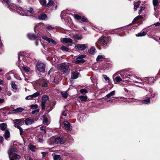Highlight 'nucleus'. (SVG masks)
Masks as SVG:
<instances>
[{
	"mask_svg": "<svg viewBox=\"0 0 160 160\" xmlns=\"http://www.w3.org/2000/svg\"><path fill=\"white\" fill-rule=\"evenodd\" d=\"M58 70H61L64 73L68 74L70 72V68L68 64L65 63L59 64L57 66Z\"/></svg>",
	"mask_w": 160,
	"mask_h": 160,
	"instance_id": "1",
	"label": "nucleus"
},
{
	"mask_svg": "<svg viewBox=\"0 0 160 160\" xmlns=\"http://www.w3.org/2000/svg\"><path fill=\"white\" fill-rule=\"evenodd\" d=\"M98 42L101 45L105 47L107 45L109 42V38L106 37H103L99 38Z\"/></svg>",
	"mask_w": 160,
	"mask_h": 160,
	"instance_id": "2",
	"label": "nucleus"
},
{
	"mask_svg": "<svg viewBox=\"0 0 160 160\" xmlns=\"http://www.w3.org/2000/svg\"><path fill=\"white\" fill-rule=\"evenodd\" d=\"M45 66L46 65L44 63L40 62H38L36 65L38 70L42 72H45Z\"/></svg>",
	"mask_w": 160,
	"mask_h": 160,
	"instance_id": "3",
	"label": "nucleus"
},
{
	"mask_svg": "<svg viewBox=\"0 0 160 160\" xmlns=\"http://www.w3.org/2000/svg\"><path fill=\"white\" fill-rule=\"evenodd\" d=\"M49 100V98L48 96L46 95H44L43 96L42 99V102H41V106L42 110H44L45 109L46 103Z\"/></svg>",
	"mask_w": 160,
	"mask_h": 160,
	"instance_id": "4",
	"label": "nucleus"
},
{
	"mask_svg": "<svg viewBox=\"0 0 160 160\" xmlns=\"http://www.w3.org/2000/svg\"><path fill=\"white\" fill-rule=\"evenodd\" d=\"M86 57V55H81L76 58V60L75 61L76 64L82 63L85 62V61L83 58Z\"/></svg>",
	"mask_w": 160,
	"mask_h": 160,
	"instance_id": "5",
	"label": "nucleus"
},
{
	"mask_svg": "<svg viewBox=\"0 0 160 160\" xmlns=\"http://www.w3.org/2000/svg\"><path fill=\"white\" fill-rule=\"evenodd\" d=\"M48 81L45 79H41L38 82V84L41 87L47 88L48 87Z\"/></svg>",
	"mask_w": 160,
	"mask_h": 160,
	"instance_id": "6",
	"label": "nucleus"
},
{
	"mask_svg": "<svg viewBox=\"0 0 160 160\" xmlns=\"http://www.w3.org/2000/svg\"><path fill=\"white\" fill-rule=\"evenodd\" d=\"M8 5V7L10 9L15 10V9H17L18 8V6L13 4H11L9 0H3Z\"/></svg>",
	"mask_w": 160,
	"mask_h": 160,
	"instance_id": "7",
	"label": "nucleus"
},
{
	"mask_svg": "<svg viewBox=\"0 0 160 160\" xmlns=\"http://www.w3.org/2000/svg\"><path fill=\"white\" fill-rule=\"evenodd\" d=\"M53 142L55 144H62L64 143V141L63 138L59 137L56 138L54 140Z\"/></svg>",
	"mask_w": 160,
	"mask_h": 160,
	"instance_id": "8",
	"label": "nucleus"
},
{
	"mask_svg": "<svg viewBox=\"0 0 160 160\" xmlns=\"http://www.w3.org/2000/svg\"><path fill=\"white\" fill-rule=\"evenodd\" d=\"M40 95V92H37L32 95L28 96L26 97V100H31L33 98H36Z\"/></svg>",
	"mask_w": 160,
	"mask_h": 160,
	"instance_id": "9",
	"label": "nucleus"
},
{
	"mask_svg": "<svg viewBox=\"0 0 160 160\" xmlns=\"http://www.w3.org/2000/svg\"><path fill=\"white\" fill-rule=\"evenodd\" d=\"M27 36L31 40H36L39 37L38 34H35L33 33H28L27 34Z\"/></svg>",
	"mask_w": 160,
	"mask_h": 160,
	"instance_id": "10",
	"label": "nucleus"
},
{
	"mask_svg": "<svg viewBox=\"0 0 160 160\" xmlns=\"http://www.w3.org/2000/svg\"><path fill=\"white\" fill-rule=\"evenodd\" d=\"M87 47V45L86 44H78L75 46V48L79 50H85Z\"/></svg>",
	"mask_w": 160,
	"mask_h": 160,
	"instance_id": "11",
	"label": "nucleus"
},
{
	"mask_svg": "<svg viewBox=\"0 0 160 160\" xmlns=\"http://www.w3.org/2000/svg\"><path fill=\"white\" fill-rule=\"evenodd\" d=\"M64 126L66 129L71 131L72 130L71 126L70 123L67 121H65L63 122Z\"/></svg>",
	"mask_w": 160,
	"mask_h": 160,
	"instance_id": "12",
	"label": "nucleus"
},
{
	"mask_svg": "<svg viewBox=\"0 0 160 160\" xmlns=\"http://www.w3.org/2000/svg\"><path fill=\"white\" fill-rule=\"evenodd\" d=\"M25 122L26 125H29L32 124L34 122V121L32 119L27 118H26Z\"/></svg>",
	"mask_w": 160,
	"mask_h": 160,
	"instance_id": "13",
	"label": "nucleus"
},
{
	"mask_svg": "<svg viewBox=\"0 0 160 160\" xmlns=\"http://www.w3.org/2000/svg\"><path fill=\"white\" fill-rule=\"evenodd\" d=\"M48 18L47 15L45 13H42L38 16V18L39 20H45Z\"/></svg>",
	"mask_w": 160,
	"mask_h": 160,
	"instance_id": "14",
	"label": "nucleus"
},
{
	"mask_svg": "<svg viewBox=\"0 0 160 160\" xmlns=\"http://www.w3.org/2000/svg\"><path fill=\"white\" fill-rule=\"evenodd\" d=\"M14 123L22 125L24 123V120L23 119H16L13 120Z\"/></svg>",
	"mask_w": 160,
	"mask_h": 160,
	"instance_id": "15",
	"label": "nucleus"
},
{
	"mask_svg": "<svg viewBox=\"0 0 160 160\" xmlns=\"http://www.w3.org/2000/svg\"><path fill=\"white\" fill-rule=\"evenodd\" d=\"M24 110V109L21 108H17L12 111V113L17 114L22 112Z\"/></svg>",
	"mask_w": 160,
	"mask_h": 160,
	"instance_id": "16",
	"label": "nucleus"
},
{
	"mask_svg": "<svg viewBox=\"0 0 160 160\" xmlns=\"http://www.w3.org/2000/svg\"><path fill=\"white\" fill-rule=\"evenodd\" d=\"M17 149L15 148H10L8 151V153L10 156L13 154H15L17 152Z\"/></svg>",
	"mask_w": 160,
	"mask_h": 160,
	"instance_id": "17",
	"label": "nucleus"
},
{
	"mask_svg": "<svg viewBox=\"0 0 160 160\" xmlns=\"http://www.w3.org/2000/svg\"><path fill=\"white\" fill-rule=\"evenodd\" d=\"M141 2L140 1H138L137 2H134V11H136L137 10V9L140 6Z\"/></svg>",
	"mask_w": 160,
	"mask_h": 160,
	"instance_id": "18",
	"label": "nucleus"
},
{
	"mask_svg": "<svg viewBox=\"0 0 160 160\" xmlns=\"http://www.w3.org/2000/svg\"><path fill=\"white\" fill-rule=\"evenodd\" d=\"M21 157L19 155L15 154H13L12 157H10L9 158L10 160H18Z\"/></svg>",
	"mask_w": 160,
	"mask_h": 160,
	"instance_id": "19",
	"label": "nucleus"
},
{
	"mask_svg": "<svg viewBox=\"0 0 160 160\" xmlns=\"http://www.w3.org/2000/svg\"><path fill=\"white\" fill-rule=\"evenodd\" d=\"M72 37L77 40H81L82 38V36L80 34H74L73 35Z\"/></svg>",
	"mask_w": 160,
	"mask_h": 160,
	"instance_id": "20",
	"label": "nucleus"
},
{
	"mask_svg": "<svg viewBox=\"0 0 160 160\" xmlns=\"http://www.w3.org/2000/svg\"><path fill=\"white\" fill-rule=\"evenodd\" d=\"M7 127V124L5 123L0 124V128L2 131L6 130Z\"/></svg>",
	"mask_w": 160,
	"mask_h": 160,
	"instance_id": "21",
	"label": "nucleus"
},
{
	"mask_svg": "<svg viewBox=\"0 0 160 160\" xmlns=\"http://www.w3.org/2000/svg\"><path fill=\"white\" fill-rule=\"evenodd\" d=\"M3 136L6 139L9 138L10 136V133L9 131L7 130H5V133L3 134Z\"/></svg>",
	"mask_w": 160,
	"mask_h": 160,
	"instance_id": "22",
	"label": "nucleus"
},
{
	"mask_svg": "<svg viewBox=\"0 0 160 160\" xmlns=\"http://www.w3.org/2000/svg\"><path fill=\"white\" fill-rule=\"evenodd\" d=\"M63 41L66 43H72L73 41L72 40L69 38H63Z\"/></svg>",
	"mask_w": 160,
	"mask_h": 160,
	"instance_id": "23",
	"label": "nucleus"
},
{
	"mask_svg": "<svg viewBox=\"0 0 160 160\" xmlns=\"http://www.w3.org/2000/svg\"><path fill=\"white\" fill-rule=\"evenodd\" d=\"M18 125L16 123H14V126L19 129L20 134L21 135H22L23 133V129Z\"/></svg>",
	"mask_w": 160,
	"mask_h": 160,
	"instance_id": "24",
	"label": "nucleus"
},
{
	"mask_svg": "<svg viewBox=\"0 0 160 160\" xmlns=\"http://www.w3.org/2000/svg\"><path fill=\"white\" fill-rule=\"evenodd\" d=\"M153 4L154 6V9L156 10L157 6L159 5L158 0H153Z\"/></svg>",
	"mask_w": 160,
	"mask_h": 160,
	"instance_id": "25",
	"label": "nucleus"
},
{
	"mask_svg": "<svg viewBox=\"0 0 160 160\" xmlns=\"http://www.w3.org/2000/svg\"><path fill=\"white\" fill-rule=\"evenodd\" d=\"M105 59V56L102 55H99L97 57L96 60L97 62L102 61Z\"/></svg>",
	"mask_w": 160,
	"mask_h": 160,
	"instance_id": "26",
	"label": "nucleus"
},
{
	"mask_svg": "<svg viewBox=\"0 0 160 160\" xmlns=\"http://www.w3.org/2000/svg\"><path fill=\"white\" fill-rule=\"evenodd\" d=\"M79 98L82 101L85 102L87 99V97L86 96L81 95L79 96Z\"/></svg>",
	"mask_w": 160,
	"mask_h": 160,
	"instance_id": "27",
	"label": "nucleus"
},
{
	"mask_svg": "<svg viewBox=\"0 0 160 160\" xmlns=\"http://www.w3.org/2000/svg\"><path fill=\"white\" fill-rule=\"evenodd\" d=\"M61 93L63 98L66 99L67 98L68 95V93L67 91H66L65 92H61Z\"/></svg>",
	"mask_w": 160,
	"mask_h": 160,
	"instance_id": "28",
	"label": "nucleus"
},
{
	"mask_svg": "<svg viewBox=\"0 0 160 160\" xmlns=\"http://www.w3.org/2000/svg\"><path fill=\"white\" fill-rule=\"evenodd\" d=\"M146 34V32L144 31H142L141 32L136 35L137 37H142L145 36Z\"/></svg>",
	"mask_w": 160,
	"mask_h": 160,
	"instance_id": "29",
	"label": "nucleus"
},
{
	"mask_svg": "<svg viewBox=\"0 0 160 160\" xmlns=\"http://www.w3.org/2000/svg\"><path fill=\"white\" fill-rule=\"evenodd\" d=\"M115 93V91H113L111 92L110 93L106 95V97L108 98H110L112 96H113Z\"/></svg>",
	"mask_w": 160,
	"mask_h": 160,
	"instance_id": "30",
	"label": "nucleus"
},
{
	"mask_svg": "<svg viewBox=\"0 0 160 160\" xmlns=\"http://www.w3.org/2000/svg\"><path fill=\"white\" fill-rule=\"evenodd\" d=\"M95 48L94 47H92L88 50V52L89 53L91 54H93L95 53Z\"/></svg>",
	"mask_w": 160,
	"mask_h": 160,
	"instance_id": "31",
	"label": "nucleus"
},
{
	"mask_svg": "<svg viewBox=\"0 0 160 160\" xmlns=\"http://www.w3.org/2000/svg\"><path fill=\"white\" fill-rule=\"evenodd\" d=\"M11 86L12 88L15 90H17L18 88L17 85L15 84L14 82H12L11 83Z\"/></svg>",
	"mask_w": 160,
	"mask_h": 160,
	"instance_id": "32",
	"label": "nucleus"
},
{
	"mask_svg": "<svg viewBox=\"0 0 160 160\" xmlns=\"http://www.w3.org/2000/svg\"><path fill=\"white\" fill-rule=\"evenodd\" d=\"M53 155V154H52ZM53 156V158L54 160H60L61 157L60 155L54 154Z\"/></svg>",
	"mask_w": 160,
	"mask_h": 160,
	"instance_id": "33",
	"label": "nucleus"
},
{
	"mask_svg": "<svg viewBox=\"0 0 160 160\" xmlns=\"http://www.w3.org/2000/svg\"><path fill=\"white\" fill-rule=\"evenodd\" d=\"M146 78V79L145 80H147V81H148V83L149 84H152L153 81L154 79L152 78Z\"/></svg>",
	"mask_w": 160,
	"mask_h": 160,
	"instance_id": "34",
	"label": "nucleus"
},
{
	"mask_svg": "<svg viewBox=\"0 0 160 160\" xmlns=\"http://www.w3.org/2000/svg\"><path fill=\"white\" fill-rule=\"evenodd\" d=\"M150 98H148L142 101V103H145L146 104H148L150 102Z\"/></svg>",
	"mask_w": 160,
	"mask_h": 160,
	"instance_id": "35",
	"label": "nucleus"
},
{
	"mask_svg": "<svg viewBox=\"0 0 160 160\" xmlns=\"http://www.w3.org/2000/svg\"><path fill=\"white\" fill-rule=\"evenodd\" d=\"M40 129L42 131V132L44 134H45L46 133V127L45 126H42L40 127Z\"/></svg>",
	"mask_w": 160,
	"mask_h": 160,
	"instance_id": "36",
	"label": "nucleus"
},
{
	"mask_svg": "<svg viewBox=\"0 0 160 160\" xmlns=\"http://www.w3.org/2000/svg\"><path fill=\"white\" fill-rule=\"evenodd\" d=\"M54 4V2L52 0H48V2L47 4L46 5L47 7H49V6H52Z\"/></svg>",
	"mask_w": 160,
	"mask_h": 160,
	"instance_id": "37",
	"label": "nucleus"
},
{
	"mask_svg": "<svg viewBox=\"0 0 160 160\" xmlns=\"http://www.w3.org/2000/svg\"><path fill=\"white\" fill-rule=\"evenodd\" d=\"M78 77V73L74 72L72 73V77L73 79H76Z\"/></svg>",
	"mask_w": 160,
	"mask_h": 160,
	"instance_id": "38",
	"label": "nucleus"
},
{
	"mask_svg": "<svg viewBox=\"0 0 160 160\" xmlns=\"http://www.w3.org/2000/svg\"><path fill=\"white\" fill-rule=\"evenodd\" d=\"M60 49L62 51L66 52H68L69 50V49L68 48L64 46H61L60 48Z\"/></svg>",
	"mask_w": 160,
	"mask_h": 160,
	"instance_id": "39",
	"label": "nucleus"
},
{
	"mask_svg": "<svg viewBox=\"0 0 160 160\" xmlns=\"http://www.w3.org/2000/svg\"><path fill=\"white\" fill-rule=\"evenodd\" d=\"M74 15L75 18L77 20H79L81 19V17L77 14H74Z\"/></svg>",
	"mask_w": 160,
	"mask_h": 160,
	"instance_id": "40",
	"label": "nucleus"
},
{
	"mask_svg": "<svg viewBox=\"0 0 160 160\" xmlns=\"http://www.w3.org/2000/svg\"><path fill=\"white\" fill-rule=\"evenodd\" d=\"M40 4L42 6L46 5V0H39Z\"/></svg>",
	"mask_w": 160,
	"mask_h": 160,
	"instance_id": "41",
	"label": "nucleus"
},
{
	"mask_svg": "<svg viewBox=\"0 0 160 160\" xmlns=\"http://www.w3.org/2000/svg\"><path fill=\"white\" fill-rule=\"evenodd\" d=\"M48 42L49 43H52L54 45H56L57 44L56 41L51 38H49V40L48 41Z\"/></svg>",
	"mask_w": 160,
	"mask_h": 160,
	"instance_id": "42",
	"label": "nucleus"
},
{
	"mask_svg": "<svg viewBox=\"0 0 160 160\" xmlns=\"http://www.w3.org/2000/svg\"><path fill=\"white\" fill-rule=\"evenodd\" d=\"M43 123L45 124L47 123L48 122V119L45 116H43Z\"/></svg>",
	"mask_w": 160,
	"mask_h": 160,
	"instance_id": "43",
	"label": "nucleus"
},
{
	"mask_svg": "<svg viewBox=\"0 0 160 160\" xmlns=\"http://www.w3.org/2000/svg\"><path fill=\"white\" fill-rule=\"evenodd\" d=\"M115 80L117 82H119L122 81L121 78L118 76H117L115 78Z\"/></svg>",
	"mask_w": 160,
	"mask_h": 160,
	"instance_id": "44",
	"label": "nucleus"
},
{
	"mask_svg": "<svg viewBox=\"0 0 160 160\" xmlns=\"http://www.w3.org/2000/svg\"><path fill=\"white\" fill-rule=\"evenodd\" d=\"M80 92L82 94L84 93H87L88 92V91L86 89H82L80 90Z\"/></svg>",
	"mask_w": 160,
	"mask_h": 160,
	"instance_id": "45",
	"label": "nucleus"
},
{
	"mask_svg": "<svg viewBox=\"0 0 160 160\" xmlns=\"http://www.w3.org/2000/svg\"><path fill=\"white\" fill-rule=\"evenodd\" d=\"M23 68L24 71L26 72H28L30 70V68L28 67H23Z\"/></svg>",
	"mask_w": 160,
	"mask_h": 160,
	"instance_id": "46",
	"label": "nucleus"
},
{
	"mask_svg": "<svg viewBox=\"0 0 160 160\" xmlns=\"http://www.w3.org/2000/svg\"><path fill=\"white\" fill-rule=\"evenodd\" d=\"M30 107L32 109H37L38 108V106L37 104L31 105L30 106Z\"/></svg>",
	"mask_w": 160,
	"mask_h": 160,
	"instance_id": "47",
	"label": "nucleus"
},
{
	"mask_svg": "<svg viewBox=\"0 0 160 160\" xmlns=\"http://www.w3.org/2000/svg\"><path fill=\"white\" fill-rule=\"evenodd\" d=\"M142 17L141 16H138L135 17L133 20L132 22L134 23V22L137 21L139 18H140Z\"/></svg>",
	"mask_w": 160,
	"mask_h": 160,
	"instance_id": "48",
	"label": "nucleus"
},
{
	"mask_svg": "<svg viewBox=\"0 0 160 160\" xmlns=\"http://www.w3.org/2000/svg\"><path fill=\"white\" fill-rule=\"evenodd\" d=\"M81 20L84 22H88V19L85 18V17H81Z\"/></svg>",
	"mask_w": 160,
	"mask_h": 160,
	"instance_id": "49",
	"label": "nucleus"
},
{
	"mask_svg": "<svg viewBox=\"0 0 160 160\" xmlns=\"http://www.w3.org/2000/svg\"><path fill=\"white\" fill-rule=\"evenodd\" d=\"M39 109H37L33 111L32 112V113L33 114H37L39 112Z\"/></svg>",
	"mask_w": 160,
	"mask_h": 160,
	"instance_id": "50",
	"label": "nucleus"
},
{
	"mask_svg": "<svg viewBox=\"0 0 160 160\" xmlns=\"http://www.w3.org/2000/svg\"><path fill=\"white\" fill-rule=\"evenodd\" d=\"M42 39H43L47 41L48 42V41H49V39L50 38H48V37H47V36H42Z\"/></svg>",
	"mask_w": 160,
	"mask_h": 160,
	"instance_id": "51",
	"label": "nucleus"
},
{
	"mask_svg": "<svg viewBox=\"0 0 160 160\" xmlns=\"http://www.w3.org/2000/svg\"><path fill=\"white\" fill-rule=\"evenodd\" d=\"M27 11L29 12L31 14H32L34 12L33 9L31 8H29V10H28Z\"/></svg>",
	"mask_w": 160,
	"mask_h": 160,
	"instance_id": "52",
	"label": "nucleus"
},
{
	"mask_svg": "<svg viewBox=\"0 0 160 160\" xmlns=\"http://www.w3.org/2000/svg\"><path fill=\"white\" fill-rule=\"evenodd\" d=\"M104 78L108 82H110V79L108 77H107V76L105 75Z\"/></svg>",
	"mask_w": 160,
	"mask_h": 160,
	"instance_id": "53",
	"label": "nucleus"
},
{
	"mask_svg": "<svg viewBox=\"0 0 160 160\" xmlns=\"http://www.w3.org/2000/svg\"><path fill=\"white\" fill-rule=\"evenodd\" d=\"M140 9L139 10V14L140 13L142 12L145 9V7H140Z\"/></svg>",
	"mask_w": 160,
	"mask_h": 160,
	"instance_id": "54",
	"label": "nucleus"
},
{
	"mask_svg": "<svg viewBox=\"0 0 160 160\" xmlns=\"http://www.w3.org/2000/svg\"><path fill=\"white\" fill-rule=\"evenodd\" d=\"M4 140L2 136H1L0 137V143H2L3 142Z\"/></svg>",
	"mask_w": 160,
	"mask_h": 160,
	"instance_id": "55",
	"label": "nucleus"
},
{
	"mask_svg": "<svg viewBox=\"0 0 160 160\" xmlns=\"http://www.w3.org/2000/svg\"><path fill=\"white\" fill-rule=\"evenodd\" d=\"M46 28L48 29H50L52 28V27L50 25H48L46 26Z\"/></svg>",
	"mask_w": 160,
	"mask_h": 160,
	"instance_id": "56",
	"label": "nucleus"
},
{
	"mask_svg": "<svg viewBox=\"0 0 160 160\" xmlns=\"http://www.w3.org/2000/svg\"><path fill=\"white\" fill-rule=\"evenodd\" d=\"M38 141L40 142H42L43 141V140L42 138H38Z\"/></svg>",
	"mask_w": 160,
	"mask_h": 160,
	"instance_id": "57",
	"label": "nucleus"
},
{
	"mask_svg": "<svg viewBox=\"0 0 160 160\" xmlns=\"http://www.w3.org/2000/svg\"><path fill=\"white\" fill-rule=\"evenodd\" d=\"M4 101V100L3 99H1L0 98V103H3Z\"/></svg>",
	"mask_w": 160,
	"mask_h": 160,
	"instance_id": "58",
	"label": "nucleus"
},
{
	"mask_svg": "<svg viewBox=\"0 0 160 160\" xmlns=\"http://www.w3.org/2000/svg\"><path fill=\"white\" fill-rule=\"evenodd\" d=\"M29 158H31L30 157H28V156H25V159H26V160H29Z\"/></svg>",
	"mask_w": 160,
	"mask_h": 160,
	"instance_id": "59",
	"label": "nucleus"
},
{
	"mask_svg": "<svg viewBox=\"0 0 160 160\" xmlns=\"http://www.w3.org/2000/svg\"><path fill=\"white\" fill-rule=\"evenodd\" d=\"M154 25H155L156 26H159L160 25V23L159 22H157Z\"/></svg>",
	"mask_w": 160,
	"mask_h": 160,
	"instance_id": "60",
	"label": "nucleus"
},
{
	"mask_svg": "<svg viewBox=\"0 0 160 160\" xmlns=\"http://www.w3.org/2000/svg\"><path fill=\"white\" fill-rule=\"evenodd\" d=\"M41 153L42 154L43 157H44L45 156L46 154V153L45 152H42Z\"/></svg>",
	"mask_w": 160,
	"mask_h": 160,
	"instance_id": "61",
	"label": "nucleus"
},
{
	"mask_svg": "<svg viewBox=\"0 0 160 160\" xmlns=\"http://www.w3.org/2000/svg\"><path fill=\"white\" fill-rule=\"evenodd\" d=\"M62 114L63 116H66L67 115L66 113L64 111L62 113Z\"/></svg>",
	"mask_w": 160,
	"mask_h": 160,
	"instance_id": "62",
	"label": "nucleus"
},
{
	"mask_svg": "<svg viewBox=\"0 0 160 160\" xmlns=\"http://www.w3.org/2000/svg\"><path fill=\"white\" fill-rule=\"evenodd\" d=\"M52 70V68L50 69V70L48 72V74H49Z\"/></svg>",
	"mask_w": 160,
	"mask_h": 160,
	"instance_id": "63",
	"label": "nucleus"
},
{
	"mask_svg": "<svg viewBox=\"0 0 160 160\" xmlns=\"http://www.w3.org/2000/svg\"><path fill=\"white\" fill-rule=\"evenodd\" d=\"M7 94L8 96H10L11 95V93L10 92H7Z\"/></svg>",
	"mask_w": 160,
	"mask_h": 160,
	"instance_id": "64",
	"label": "nucleus"
}]
</instances>
